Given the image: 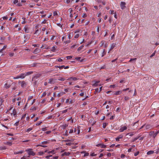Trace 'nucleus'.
I'll return each mask as SVG.
<instances>
[{
	"label": "nucleus",
	"mask_w": 159,
	"mask_h": 159,
	"mask_svg": "<svg viewBox=\"0 0 159 159\" xmlns=\"http://www.w3.org/2000/svg\"><path fill=\"white\" fill-rule=\"evenodd\" d=\"M6 113H10L11 115H13L14 117L16 116V112L15 108H13L12 106H11L9 108L7 111Z\"/></svg>",
	"instance_id": "1"
},
{
	"label": "nucleus",
	"mask_w": 159,
	"mask_h": 159,
	"mask_svg": "<svg viewBox=\"0 0 159 159\" xmlns=\"http://www.w3.org/2000/svg\"><path fill=\"white\" fill-rule=\"evenodd\" d=\"M26 151L28 152V154L29 156H34L35 154V153L33 151L32 149L26 150Z\"/></svg>",
	"instance_id": "2"
},
{
	"label": "nucleus",
	"mask_w": 159,
	"mask_h": 159,
	"mask_svg": "<svg viewBox=\"0 0 159 159\" xmlns=\"http://www.w3.org/2000/svg\"><path fill=\"white\" fill-rule=\"evenodd\" d=\"M41 33V31L40 30L37 29L36 30L34 33V37L35 38H37L38 37L40 34Z\"/></svg>",
	"instance_id": "3"
},
{
	"label": "nucleus",
	"mask_w": 159,
	"mask_h": 159,
	"mask_svg": "<svg viewBox=\"0 0 159 159\" xmlns=\"http://www.w3.org/2000/svg\"><path fill=\"white\" fill-rule=\"evenodd\" d=\"M11 80H8L7 81V82L4 84V87L6 89L9 88L11 86Z\"/></svg>",
	"instance_id": "4"
},
{
	"label": "nucleus",
	"mask_w": 159,
	"mask_h": 159,
	"mask_svg": "<svg viewBox=\"0 0 159 159\" xmlns=\"http://www.w3.org/2000/svg\"><path fill=\"white\" fill-rule=\"evenodd\" d=\"M105 41L104 40L102 41L99 43L100 47L103 46L104 47H106L108 45V44L107 43H105Z\"/></svg>",
	"instance_id": "5"
},
{
	"label": "nucleus",
	"mask_w": 159,
	"mask_h": 159,
	"mask_svg": "<svg viewBox=\"0 0 159 159\" xmlns=\"http://www.w3.org/2000/svg\"><path fill=\"white\" fill-rule=\"evenodd\" d=\"M12 1L13 4L16 5L18 6H21L22 5L20 3H18V0H11V2Z\"/></svg>",
	"instance_id": "6"
},
{
	"label": "nucleus",
	"mask_w": 159,
	"mask_h": 159,
	"mask_svg": "<svg viewBox=\"0 0 159 159\" xmlns=\"http://www.w3.org/2000/svg\"><path fill=\"white\" fill-rule=\"evenodd\" d=\"M64 141L66 142V145L71 146L74 144V143L71 142L70 140V139L65 140H64Z\"/></svg>",
	"instance_id": "7"
},
{
	"label": "nucleus",
	"mask_w": 159,
	"mask_h": 159,
	"mask_svg": "<svg viewBox=\"0 0 159 159\" xmlns=\"http://www.w3.org/2000/svg\"><path fill=\"white\" fill-rule=\"evenodd\" d=\"M27 83L26 82H25V81H23L21 82V86L22 88H25L27 85Z\"/></svg>",
	"instance_id": "8"
},
{
	"label": "nucleus",
	"mask_w": 159,
	"mask_h": 159,
	"mask_svg": "<svg viewBox=\"0 0 159 159\" xmlns=\"http://www.w3.org/2000/svg\"><path fill=\"white\" fill-rule=\"evenodd\" d=\"M24 29L25 33H29V28L28 25H26L25 26Z\"/></svg>",
	"instance_id": "9"
},
{
	"label": "nucleus",
	"mask_w": 159,
	"mask_h": 159,
	"mask_svg": "<svg viewBox=\"0 0 159 159\" xmlns=\"http://www.w3.org/2000/svg\"><path fill=\"white\" fill-rule=\"evenodd\" d=\"M21 98L20 97H17L12 100V102L13 103H15L16 101H20Z\"/></svg>",
	"instance_id": "10"
},
{
	"label": "nucleus",
	"mask_w": 159,
	"mask_h": 159,
	"mask_svg": "<svg viewBox=\"0 0 159 159\" xmlns=\"http://www.w3.org/2000/svg\"><path fill=\"white\" fill-rule=\"evenodd\" d=\"M125 2H120V6L122 9H124L125 7Z\"/></svg>",
	"instance_id": "11"
},
{
	"label": "nucleus",
	"mask_w": 159,
	"mask_h": 159,
	"mask_svg": "<svg viewBox=\"0 0 159 159\" xmlns=\"http://www.w3.org/2000/svg\"><path fill=\"white\" fill-rule=\"evenodd\" d=\"M127 129V127L125 126H123L121 127L119 129V131L120 132H123L124 130H126Z\"/></svg>",
	"instance_id": "12"
},
{
	"label": "nucleus",
	"mask_w": 159,
	"mask_h": 159,
	"mask_svg": "<svg viewBox=\"0 0 159 159\" xmlns=\"http://www.w3.org/2000/svg\"><path fill=\"white\" fill-rule=\"evenodd\" d=\"M19 78L24 79L25 77V73H21L18 75Z\"/></svg>",
	"instance_id": "13"
},
{
	"label": "nucleus",
	"mask_w": 159,
	"mask_h": 159,
	"mask_svg": "<svg viewBox=\"0 0 159 159\" xmlns=\"http://www.w3.org/2000/svg\"><path fill=\"white\" fill-rule=\"evenodd\" d=\"M116 43H113L111 45V47L109 52L111 51L112 49H113L116 46Z\"/></svg>",
	"instance_id": "14"
},
{
	"label": "nucleus",
	"mask_w": 159,
	"mask_h": 159,
	"mask_svg": "<svg viewBox=\"0 0 159 159\" xmlns=\"http://www.w3.org/2000/svg\"><path fill=\"white\" fill-rule=\"evenodd\" d=\"M40 51L41 50L40 49H39L38 48H37L34 50L33 53H34V54H36L37 53H39L40 52Z\"/></svg>",
	"instance_id": "15"
},
{
	"label": "nucleus",
	"mask_w": 159,
	"mask_h": 159,
	"mask_svg": "<svg viewBox=\"0 0 159 159\" xmlns=\"http://www.w3.org/2000/svg\"><path fill=\"white\" fill-rule=\"evenodd\" d=\"M55 82V81L53 79H50L49 80L48 83L50 84H54Z\"/></svg>",
	"instance_id": "16"
},
{
	"label": "nucleus",
	"mask_w": 159,
	"mask_h": 159,
	"mask_svg": "<svg viewBox=\"0 0 159 159\" xmlns=\"http://www.w3.org/2000/svg\"><path fill=\"white\" fill-rule=\"evenodd\" d=\"M123 136L122 135H120L118 136L116 138V141H119L120 139H121L123 138Z\"/></svg>",
	"instance_id": "17"
},
{
	"label": "nucleus",
	"mask_w": 159,
	"mask_h": 159,
	"mask_svg": "<svg viewBox=\"0 0 159 159\" xmlns=\"http://www.w3.org/2000/svg\"><path fill=\"white\" fill-rule=\"evenodd\" d=\"M100 81H95L94 83L93 84L92 86L94 87H97L98 85V84L99 83Z\"/></svg>",
	"instance_id": "18"
},
{
	"label": "nucleus",
	"mask_w": 159,
	"mask_h": 159,
	"mask_svg": "<svg viewBox=\"0 0 159 159\" xmlns=\"http://www.w3.org/2000/svg\"><path fill=\"white\" fill-rule=\"evenodd\" d=\"M49 143V142L48 141H46L41 142V143H40V144H41V145H46L48 144Z\"/></svg>",
	"instance_id": "19"
},
{
	"label": "nucleus",
	"mask_w": 159,
	"mask_h": 159,
	"mask_svg": "<svg viewBox=\"0 0 159 159\" xmlns=\"http://www.w3.org/2000/svg\"><path fill=\"white\" fill-rule=\"evenodd\" d=\"M136 133V132H133L130 133H128L126 134V136H127V135L129 134L130 136L132 137Z\"/></svg>",
	"instance_id": "20"
},
{
	"label": "nucleus",
	"mask_w": 159,
	"mask_h": 159,
	"mask_svg": "<svg viewBox=\"0 0 159 159\" xmlns=\"http://www.w3.org/2000/svg\"><path fill=\"white\" fill-rule=\"evenodd\" d=\"M139 121L138 120V121H137V122L134 123L133 125V126H135V127H136V128H137L138 126V123Z\"/></svg>",
	"instance_id": "21"
},
{
	"label": "nucleus",
	"mask_w": 159,
	"mask_h": 159,
	"mask_svg": "<svg viewBox=\"0 0 159 159\" xmlns=\"http://www.w3.org/2000/svg\"><path fill=\"white\" fill-rule=\"evenodd\" d=\"M57 46H54L52 48L51 51L52 52H55V49L57 48Z\"/></svg>",
	"instance_id": "22"
},
{
	"label": "nucleus",
	"mask_w": 159,
	"mask_h": 159,
	"mask_svg": "<svg viewBox=\"0 0 159 159\" xmlns=\"http://www.w3.org/2000/svg\"><path fill=\"white\" fill-rule=\"evenodd\" d=\"M72 34L70 33H68V34L67 35L68 38L69 39H70L72 38Z\"/></svg>",
	"instance_id": "23"
},
{
	"label": "nucleus",
	"mask_w": 159,
	"mask_h": 159,
	"mask_svg": "<svg viewBox=\"0 0 159 159\" xmlns=\"http://www.w3.org/2000/svg\"><path fill=\"white\" fill-rule=\"evenodd\" d=\"M84 46V45H82L80 46L78 48V50H77L78 51L80 52L81 50L83 49Z\"/></svg>",
	"instance_id": "24"
},
{
	"label": "nucleus",
	"mask_w": 159,
	"mask_h": 159,
	"mask_svg": "<svg viewBox=\"0 0 159 159\" xmlns=\"http://www.w3.org/2000/svg\"><path fill=\"white\" fill-rule=\"evenodd\" d=\"M70 154V152H65L63 154H62V156H69Z\"/></svg>",
	"instance_id": "25"
},
{
	"label": "nucleus",
	"mask_w": 159,
	"mask_h": 159,
	"mask_svg": "<svg viewBox=\"0 0 159 159\" xmlns=\"http://www.w3.org/2000/svg\"><path fill=\"white\" fill-rule=\"evenodd\" d=\"M38 63L36 62H35L32 64H31L30 65V67H35L37 66V65Z\"/></svg>",
	"instance_id": "26"
},
{
	"label": "nucleus",
	"mask_w": 159,
	"mask_h": 159,
	"mask_svg": "<svg viewBox=\"0 0 159 159\" xmlns=\"http://www.w3.org/2000/svg\"><path fill=\"white\" fill-rule=\"evenodd\" d=\"M22 19L23 20V21L22 22V24H25L27 22V21H26V18L25 17H22Z\"/></svg>",
	"instance_id": "27"
},
{
	"label": "nucleus",
	"mask_w": 159,
	"mask_h": 159,
	"mask_svg": "<svg viewBox=\"0 0 159 159\" xmlns=\"http://www.w3.org/2000/svg\"><path fill=\"white\" fill-rule=\"evenodd\" d=\"M154 153V151H149L147 152V154L148 155H149L153 154Z\"/></svg>",
	"instance_id": "28"
},
{
	"label": "nucleus",
	"mask_w": 159,
	"mask_h": 159,
	"mask_svg": "<svg viewBox=\"0 0 159 159\" xmlns=\"http://www.w3.org/2000/svg\"><path fill=\"white\" fill-rule=\"evenodd\" d=\"M33 73V71H29L27 72H25V77L27 75H29L32 74Z\"/></svg>",
	"instance_id": "29"
},
{
	"label": "nucleus",
	"mask_w": 159,
	"mask_h": 159,
	"mask_svg": "<svg viewBox=\"0 0 159 159\" xmlns=\"http://www.w3.org/2000/svg\"><path fill=\"white\" fill-rule=\"evenodd\" d=\"M58 80L59 81H64L65 80V79L64 78V77H59Z\"/></svg>",
	"instance_id": "30"
},
{
	"label": "nucleus",
	"mask_w": 159,
	"mask_h": 159,
	"mask_svg": "<svg viewBox=\"0 0 159 159\" xmlns=\"http://www.w3.org/2000/svg\"><path fill=\"white\" fill-rule=\"evenodd\" d=\"M71 78L72 79V80H73L74 81L76 80H78L79 79V78L74 77H71Z\"/></svg>",
	"instance_id": "31"
},
{
	"label": "nucleus",
	"mask_w": 159,
	"mask_h": 159,
	"mask_svg": "<svg viewBox=\"0 0 159 159\" xmlns=\"http://www.w3.org/2000/svg\"><path fill=\"white\" fill-rule=\"evenodd\" d=\"M151 126L150 125H146V126H145V128L147 129H150L151 128Z\"/></svg>",
	"instance_id": "32"
},
{
	"label": "nucleus",
	"mask_w": 159,
	"mask_h": 159,
	"mask_svg": "<svg viewBox=\"0 0 159 159\" xmlns=\"http://www.w3.org/2000/svg\"><path fill=\"white\" fill-rule=\"evenodd\" d=\"M36 107L34 106H33L31 107V108H30V110L32 111H34L36 110Z\"/></svg>",
	"instance_id": "33"
},
{
	"label": "nucleus",
	"mask_w": 159,
	"mask_h": 159,
	"mask_svg": "<svg viewBox=\"0 0 159 159\" xmlns=\"http://www.w3.org/2000/svg\"><path fill=\"white\" fill-rule=\"evenodd\" d=\"M39 146H41V147H42L43 148H46V147H47V146L41 145V144H40V143H39V144L36 145V147H39Z\"/></svg>",
	"instance_id": "34"
},
{
	"label": "nucleus",
	"mask_w": 159,
	"mask_h": 159,
	"mask_svg": "<svg viewBox=\"0 0 159 159\" xmlns=\"http://www.w3.org/2000/svg\"><path fill=\"white\" fill-rule=\"evenodd\" d=\"M121 93V92L120 91H118L116 92L114 94L116 95H118L120 94Z\"/></svg>",
	"instance_id": "35"
},
{
	"label": "nucleus",
	"mask_w": 159,
	"mask_h": 159,
	"mask_svg": "<svg viewBox=\"0 0 159 159\" xmlns=\"http://www.w3.org/2000/svg\"><path fill=\"white\" fill-rule=\"evenodd\" d=\"M70 42V40H68L66 41H65L63 42V43L65 44V45L67 43H69Z\"/></svg>",
	"instance_id": "36"
},
{
	"label": "nucleus",
	"mask_w": 159,
	"mask_h": 159,
	"mask_svg": "<svg viewBox=\"0 0 159 159\" xmlns=\"http://www.w3.org/2000/svg\"><path fill=\"white\" fill-rule=\"evenodd\" d=\"M108 125V123H104L102 125V127L103 128H105L106 126Z\"/></svg>",
	"instance_id": "37"
},
{
	"label": "nucleus",
	"mask_w": 159,
	"mask_h": 159,
	"mask_svg": "<svg viewBox=\"0 0 159 159\" xmlns=\"http://www.w3.org/2000/svg\"><path fill=\"white\" fill-rule=\"evenodd\" d=\"M22 153H23V151H20L14 152V153L15 154H21Z\"/></svg>",
	"instance_id": "38"
},
{
	"label": "nucleus",
	"mask_w": 159,
	"mask_h": 159,
	"mask_svg": "<svg viewBox=\"0 0 159 159\" xmlns=\"http://www.w3.org/2000/svg\"><path fill=\"white\" fill-rule=\"evenodd\" d=\"M53 15L54 16H57L58 13L57 11H54L53 12Z\"/></svg>",
	"instance_id": "39"
},
{
	"label": "nucleus",
	"mask_w": 159,
	"mask_h": 159,
	"mask_svg": "<svg viewBox=\"0 0 159 159\" xmlns=\"http://www.w3.org/2000/svg\"><path fill=\"white\" fill-rule=\"evenodd\" d=\"M106 52H105V49H104L103 50V52L102 53V57H103L106 54Z\"/></svg>",
	"instance_id": "40"
},
{
	"label": "nucleus",
	"mask_w": 159,
	"mask_h": 159,
	"mask_svg": "<svg viewBox=\"0 0 159 159\" xmlns=\"http://www.w3.org/2000/svg\"><path fill=\"white\" fill-rule=\"evenodd\" d=\"M130 99L129 97L128 96H125L124 97V99L125 101H127Z\"/></svg>",
	"instance_id": "41"
},
{
	"label": "nucleus",
	"mask_w": 159,
	"mask_h": 159,
	"mask_svg": "<svg viewBox=\"0 0 159 159\" xmlns=\"http://www.w3.org/2000/svg\"><path fill=\"white\" fill-rule=\"evenodd\" d=\"M100 92L99 91V89L98 88H97L95 89V92L94 93H100Z\"/></svg>",
	"instance_id": "42"
},
{
	"label": "nucleus",
	"mask_w": 159,
	"mask_h": 159,
	"mask_svg": "<svg viewBox=\"0 0 159 159\" xmlns=\"http://www.w3.org/2000/svg\"><path fill=\"white\" fill-rule=\"evenodd\" d=\"M68 109H66L65 110H63L62 111H61V113H66Z\"/></svg>",
	"instance_id": "43"
},
{
	"label": "nucleus",
	"mask_w": 159,
	"mask_h": 159,
	"mask_svg": "<svg viewBox=\"0 0 159 159\" xmlns=\"http://www.w3.org/2000/svg\"><path fill=\"white\" fill-rule=\"evenodd\" d=\"M5 39V38L4 37H1L0 38V40L2 41H4Z\"/></svg>",
	"instance_id": "44"
},
{
	"label": "nucleus",
	"mask_w": 159,
	"mask_h": 159,
	"mask_svg": "<svg viewBox=\"0 0 159 159\" xmlns=\"http://www.w3.org/2000/svg\"><path fill=\"white\" fill-rule=\"evenodd\" d=\"M154 131H151L149 133V135L151 136H153V134H154Z\"/></svg>",
	"instance_id": "45"
},
{
	"label": "nucleus",
	"mask_w": 159,
	"mask_h": 159,
	"mask_svg": "<svg viewBox=\"0 0 159 159\" xmlns=\"http://www.w3.org/2000/svg\"><path fill=\"white\" fill-rule=\"evenodd\" d=\"M137 60V58H131L130 60L129 61V62H131L132 61H135Z\"/></svg>",
	"instance_id": "46"
},
{
	"label": "nucleus",
	"mask_w": 159,
	"mask_h": 159,
	"mask_svg": "<svg viewBox=\"0 0 159 159\" xmlns=\"http://www.w3.org/2000/svg\"><path fill=\"white\" fill-rule=\"evenodd\" d=\"M35 5V3H32L31 4L29 5V7L30 8H32Z\"/></svg>",
	"instance_id": "47"
},
{
	"label": "nucleus",
	"mask_w": 159,
	"mask_h": 159,
	"mask_svg": "<svg viewBox=\"0 0 159 159\" xmlns=\"http://www.w3.org/2000/svg\"><path fill=\"white\" fill-rule=\"evenodd\" d=\"M64 1L65 3L68 4L70 2V0H64Z\"/></svg>",
	"instance_id": "48"
},
{
	"label": "nucleus",
	"mask_w": 159,
	"mask_h": 159,
	"mask_svg": "<svg viewBox=\"0 0 159 159\" xmlns=\"http://www.w3.org/2000/svg\"><path fill=\"white\" fill-rule=\"evenodd\" d=\"M101 147L102 148H106V145H104L103 144H101Z\"/></svg>",
	"instance_id": "49"
},
{
	"label": "nucleus",
	"mask_w": 159,
	"mask_h": 159,
	"mask_svg": "<svg viewBox=\"0 0 159 159\" xmlns=\"http://www.w3.org/2000/svg\"><path fill=\"white\" fill-rule=\"evenodd\" d=\"M14 55V53L13 52L10 53H9V55L10 57H12Z\"/></svg>",
	"instance_id": "50"
},
{
	"label": "nucleus",
	"mask_w": 159,
	"mask_h": 159,
	"mask_svg": "<svg viewBox=\"0 0 159 159\" xmlns=\"http://www.w3.org/2000/svg\"><path fill=\"white\" fill-rule=\"evenodd\" d=\"M42 121H40L39 122L37 123L36 124V126H39L41 125V124L42 123Z\"/></svg>",
	"instance_id": "51"
},
{
	"label": "nucleus",
	"mask_w": 159,
	"mask_h": 159,
	"mask_svg": "<svg viewBox=\"0 0 159 159\" xmlns=\"http://www.w3.org/2000/svg\"><path fill=\"white\" fill-rule=\"evenodd\" d=\"M56 38V37L55 36L53 35L52 37L51 38V40H53Z\"/></svg>",
	"instance_id": "52"
},
{
	"label": "nucleus",
	"mask_w": 159,
	"mask_h": 159,
	"mask_svg": "<svg viewBox=\"0 0 159 159\" xmlns=\"http://www.w3.org/2000/svg\"><path fill=\"white\" fill-rule=\"evenodd\" d=\"M57 67L59 68L60 69H62L64 68L65 66H58Z\"/></svg>",
	"instance_id": "53"
},
{
	"label": "nucleus",
	"mask_w": 159,
	"mask_h": 159,
	"mask_svg": "<svg viewBox=\"0 0 159 159\" xmlns=\"http://www.w3.org/2000/svg\"><path fill=\"white\" fill-rule=\"evenodd\" d=\"M6 149L5 147H0V149L1 150H4Z\"/></svg>",
	"instance_id": "54"
},
{
	"label": "nucleus",
	"mask_w": 159,
	"mask_h": 159,
	"mask_svg": "<svg viewBox=\"0 0 159 159\" xmlns=\"http://www.w3.org/2000/svg\"><path fill=\"white\" fill-rule=\"evenodd\" d=\"M79 127H80L79 126L77 127L78 130H77V133H76V134H79L80 133V129L79 128Z\"/></svg>",
	"instance_id": "55"
},
{
	"label": "nucleus",
	"mask_w": 159,
	"mask_h": 159,
	"mask_svg": "<svg viewBox=\"0 0 159 159\" xmlns=\"http://www.w3.org/2000/svg\"><path fill=\"white\" fill-rule=\"evenodd\" d=\"M47 93L46 92H44L42 95L41 97H44L46 95Z\"/></svg>",
	"instance_id": "56"
},
{
	"label": "nucleus",
	"mask_w": 159,
	"mask_h": 159,
	"mask_svg": "<svg viewBox=\"0 0 159 159\" xmlns=\"http://www.w3.org/2000/svg\"><path fill=\"white\" fill-rule=\"evenodd\" d=\"M32 129V128H29L27 129L26 131L27 132H29V131L31 130Z\"/></svg>",
	"instance_id": "57"
},
{
	"label": "nucleus",
	"mask_w": 159,
	"mask_h": 159,
	"mask_svg": "<svg viewBox=\"0 0 159 159\" xmlns=\"http://www.w3.org/2000/svg\"><path fill=\"white\" fill-rule=\"evenodd\" d=\"M157 134L154 131V134H153V137L154 138H155V137L157 135Z\"/></svg>",
	"instance_id": "58"
},
{
	"label": "nucleus",
	"mask_w": 159,
	"mask_h": 159,
	"mask_svg": "<svg viewBox=\"0 0 159 159\" xmlns=\"http://www.w3.org/2000/svg\"><path fill=\"white\" fill-rule=\"evenodd\" d=\"M65 92H61L59 94H58V95H62L63 94H65Z\"/></svg>",
	"instance_id": "59"
},
{
	"label": "nucleus",
	"mask_w": 159,
	"mask_h": 159,
	"mask_svg": "<svg viewBox=\"0 0 159 159\" xmlns=\"http://www.w3.org/2000/svg\"><path fill=\"white\" fill-rule=\"evenodd\" d=\"M19 121H18L16 122L14 124V126H18L19 125Z\"/></svg>",
	"instance_id": "60"
},
{
	"label": "nucleus",
	"mask_w": 159,
	"mask_h": 159,
	"mask_svg": "<svg viewBox=\"0 0 159 159\" xmlns=\"http://www.w3.org/2000/svg\"><path fill=\"white\" fill-rule=\"evenodd\" d=\"M79 34H77L75 36L74 38L76 39L78 38L79 37Z\"/></svg>",
	"instance_id": "61"
},
{
	"label": "nucleus",
	"mask_w": 159,
	"mask_h": 159,
	"mask_svg": "<svg viewBox=\"0 0 159 159\" xmlns=\"http://www.w3.org/2000/svg\"><path fill=\"white\" fill-rule=\"evenodd\" d=\"M154 151H155L154 152L156 154H158L159 152V148L156 150H155Z\"/></svg>",
	"instance_id": "62"
},
{
	"label": "nucleus",
	"mask_w": 159,
	"mask_h": 159,
	"mask_svg": "<svg viewBox=\"0 0 159 159\" xmlns=\"http://www.w3.org/2000/svg\"><path fill=\"white\" fill-rule=\"evenodd\" d=\"M115 117V116L114 115H113V116H112L110 118V120H112L113 119H114V117Z\"/></svg>",
	"instance_id": "63"
},
{
	"label": "nucleus",
	"mask_w": 159,
	"mask_h": 159,
	"mask_svg": "<svg viewBox=\"0 0 159 159\" xmlns=\"http://www.w3.org/2000/svg\"><path fill=\"white\" fill-rule=\"evenodd\" d=\"M42 130L43 131H45L47 130V129L46 127H45V128H42Z\"/></svg>",
	"instance_id": "64"
}]
</instances>
